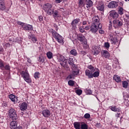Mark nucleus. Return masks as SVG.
<instances>
[{
  "mask_svg": "<svg viewBox=\"0 0 129 129\" xmlns=\"http://www.w3.org/2000/svg\"><path fill=\"white\" fill-rule=\"evenodd\" d=\"M51 33L54 38L60 44H63L64 43L63 37L62 36L58 34L55 30L52 29Z\"/></svg>",
  "mask_w": 129,
  "mask_h": 129,
  "instance_id": "f257e3e1",
  "label": "nucleus"
},
{
  "mask_svg": "<svg viewBox=\"0 0 129 129\" xmlns=\"http://www.w3.org/2000/svg\"><path fill=\"white\" fill-rule=\"evenodd\" d=\"M9 115L10 118L12 119L16 120L18 119V115L17 114V110L15 109V108H10L9 111Z\"/></svg>",
  "mask_w": 129,
  "mask_h": 129,
  "instance_id": "f03ea898",
  "label": "nucleus"
},
{
  "mask_svg": "<svg viewBox=\"0 0 129 129\" xmlns=\"http://www.w3.org/2000/svg\"><path fill=\"white\" fill-rule=\"evenodd\" d=\"M57 59L59 62H61L60 63L61 66H62L64 68H67V61L68 60L67 57H64V56L62 55H60Z\"/></svg>",
  "mask_w": 129,
  "mask_h": 129,
  "instance_id": "7ed1b4c3",
  "label": "nucleus"
},
{
  "mask_svg": "<svg viewBox=\"0 0 129 129\" xmlns=\"http://www.w3.org/2000/svg\"><path fill=\"white\" fill-rule=\"evenodd\" d=\"M113 25L115 29L120 28L123 25V21L122 19H115L113 21Z\"/></svg>",
  "mask_w": 129,
  "mask_h": 129,
  "instance_id": "20e7f679",
  "label": "nucleus"
},
{
  "mask_svg": "<svg viewBox=\"0 0 129 129\" xmlns=\"http://www.w3.org/2000/svg\"><path fill=\"white\" fill-rule=\"evenodd\" d=\"M21 76L27 83H31V82H32V81L30 78V75L28 73V72L22 71L21 73Z\"/></svg>",
  "mask_w": 129,
  "mask_h": 129,
  "instance_id": "39448f33",
  "label": "nucleus"
},
{
  "mask_svg": "<svg viewBox=\"0 0 129 129\" xmlns=\"http://www.w3.org/2000/svg\"><path fill=\"white\" fill-rule=\"evenodd\" d=\"M101 52V47L100 45L93 46L92 49V52L95 56H97L99 53Z\"/></svg>",
  "mask_w": 129,
  "mask_h": 129,
  "instance_id": "423d86ee",
  "label": "nucleus"
},
{
  "mask_svg": "<svg viewBox=\"0 0 129 129\" xmlns=\"http://www.w3.org/2000/svg\"><path fill=\"white\" fill-rule=\"evenodd\" d=\"M77 39H78V40L80 41V42H81L82 44H83L84 45L87 44L86 38H85V36H84V35H78Z\"/></svg>",
  "mask_w": 129,
  "mask_h": 129,
  "instance_id": "0eeeda50",
  "label": "nucleus"
},
{
  "mask_svg": "<svg viewBox=\"0 0 129 129\" xmlns=\"http://www.w3.org/2000/svg\"><path fill=\"white\" fill-rule=\"evenodd\" d=\"M90 32L93 34H95L98 31V27L95 23H93L90 27Z\"/></svg>",
  "mask_w": 129,
  "mask_h": 129,
  "instance_id": "6e6552de",
  "label": "nucleus"
},
{
  "mask_svg": "<svg viewBox=\"0 0 129 129\" xmlns=\"http://www.w3.org/2000/svg\"><path fill=\"white\" fill-rule=\"evenodd\" d=\"M101 56L103 58H105L106 59L107 58H109L110 57V53L108 52V51L106 50H102L101 51Z\"/></svg>",
  "mask_w": 129,
  "mask_h": 129,
  "instance_id": "1a4fd4ad",
  "label": "nucleus"
},
{
  "mask_svg": "<svg viewBox=\"0 0 129 129\" xmlns=\"http://www.w3.org/2000/svg\"><path fill=\"white\" fill-rule=\"evenodd\" d=\"M117 6H118V2L112 1L108 4V8H109V9H114V8H117Z\"/></svg>",
  "mask_w": 129,
  "mask_h": 129,
  "instance_id": "9d476101",
  "label": "nucleus"
},
{
  "mask_svg": "<svg viewBox=\"0 0 129 129\" xmlns=\"http://www.w3.org/2000/svg\"><path fill=\"white\" fill-rule=\"evenodd\" d=\"M80 22V19H75L74 20L71 25L73 28V29H76V28H77V24Z\"/></svg>",
  "mask_w": 129,
  "mask_h": 129,
  "instance_id": "9b49d317",
  "label": "nucleus"
},
{
  "mask_svg": "<svg viewBox=\"0 0 129 129\" xmlns=\"http://www.w3.org/2000/svg\"><path fill=\"white\" fill-rule=\"evenodd\" d=\"M22 28L24 31H33V26L26 23L23 25V27H22Z\"/></svg>",
  "mask_w": 129,
  "mask_h": 129,
  "instance_id": "f8f14e48",
  "label": "nucleus"
},
{
  "mask_svg": "<svg viewBox=\"0 0 129 129\" xmlns=\"http://www.w3.org/2000/svg\"><path fill=\"white\" fill-rule=\"evenodd\" d=\"M109 39L111 41V44H116L117 39L113 37V34L111 33L109 35Z\"/></svg>",
  "mask_w": 129,
  "mask_h": 129,
  "instance_id": "ddd939ff",
  "label": "nucleus"
},
{
  "mask_svg": "<svg viewBox=\"0 0 129 129\" xmlns=\"http://www.w3.org/2000/svg\"><path fill=\"white\" fill-rule=\"evenodd\" d=\"M109 16L113 19H117L118 18V14L115 11H112L109 12Z\"/></svg>",
  "mask_w": 129,
  "mask_h": 129,
  "instance_id": "4468645a",
  "label": "nucleus"
},
{
  "mask_svg": "<svg viewBox=\"0 0 129 129\" xmlns=\"http://www.w3.org/2000/svg\"><path fill=\"white\" fill-rule=\"evenodd\" d=\"M72 73L75 76H76V75H78V74H79V70L78 69V68H77V66L72 67Z\"/></svg>",
  "mask_w": 129,
  "mask_h": 129,
  "instance_id": "2eb2a0df",
  "label": "nucleus"
},
{
  "mask_svg": "<svg viewBox=\"0 0 129 129\" xmlns=\"http://www.w3.org/2000/svg\"><path fill=\"white\" fill-rule=\"evenodd\" d=\"M20 110L22 111H25L28 108V104L26 102H23L19 106Z\"/></svg>",
  "mask_w": 129,
  "mask_h": 129,
  "instance_id": "dca6fc26",
  "label": "nucleus"
},
{
  "mask_svg": "<svg viewBox=\"0 0 129 129\" xmlns=\"http://www.w3.org/2000/svg\"><path fill=\"white\" fill-rule=\"evenodd\" d=\"M42 114L44 117H49L51 115V112L48 109H45L42 111Z\"/></svg>",
  "mask_w": 129,
  "mask_h": 129,
  "instance_id": "f3484780",
  "label": "nucleus"
},
{
  "mask_svg": "<svg viewBox=\"0 0 129 129\" xmlns=\"http://www.w3.org/2000/svg\"><path fill=\"white\" fill-rule=\"evenodd\" d=\"M28 39H29V40H31L34 43H38V39H37L36 36L33 34L29 35Z\"/></svg>",
  "mask_w": 129,
  "mask_h": 129,
  "instance_id": "a211bd4d",
  "label": "nucleus"
},
{
  "mask_svg": "<svg viewBox=\"0 0 129 129\" xmlns=\"http://www.w3.org/2000/svg\"><path fill=\"white\" fill-rule=\"evenodd\" d=\"M93 72H90V70H86L85 71V75L86 76H87L89 79L93 78Z\"/></svg>",
  "mask_w": 129,
  "mask_h": 129,
  "instance_id": "6ab92c4d",
  "label": "nucleus"
},
{
  "mask_svg": "<svg viewBox=\"0 0 129 129\" xmlns=\"http://www.w3.org/2000/svg\"><path fill=\"white\" fill-rule=\"evenodd\" d=\"M52 4L46 3L43 5V10L46 12V11H48V10L52 9Z\"/></svg>",
  "mask_w": 129,
  "mask_h": 129,
  "instance_id": "aec40b11",
  "label": "nucleus"
},
{
  "mask_svg": "<svg viewBox=\"0 0 129 129\" xmlns=\"http://www.w3.org/2000/svg\"><path fill=\"white\" fill-rule=\"evenodd\" d=\"M9 98L13 102H18V97H16V96L13 94H10L9 95Z\"/></svg>",
  "mask_w": 129,
  "mask_h": 129,
  "instance_id": "412c9836",
  "label": "nucleus"
},
{
  "mask_svg": "<svg viewBox=\"0 0 129 129\" xmlns=\"http://www.w3.org/2000/svg\"><path fill=\"white\" fill-rule=\"evenodd\" d=\"M97 9L98 11L100 12H104V5L102 4H99L97 6Z\"/></svg>",
  "mask_w": 129,
  "mask_h": 129,
  "instance_id": "4be33fe9",
  "label": "nucleus"
},
{
  "mask_svg": "<svg viewBox=\"0 0 129 129\" xmlns=\"http://www.w3.org/2000/svg\"><path fill=\"white\" fill-rule=\"evenodd\" d=\"M110 109L112 110V111H114L115 112H119L120 111V109L119 108H117L116 106H111L109 107Z\"/></svg>",
  "mask_w": 129,
  "mask_h": 129,
  "instance_id": "5701e85b",
  "label": "nucleus"
},
{
  "mask_svg": "<svg viewBox=\"0 0 129 129\" xmlns=\"http://www.w3.org/2000/svg\"><path fill=\"white\" fill-rule=\"evenodd\" d=\"M17 125H18L17 124V121L13 120V121H11V122L10 123V128L11 129L17 128Z\"/></svg>",
  "mask_w": 129,
  "mask_h": 129,
  "instance_id": "b1692460",
  "label": "nucleus"
},
{
  "mask_svg": "<svg viewBox=\"0 0 129 129\" xmlns=\"http://www.w3.org/2000/svg\"><path fill=\"white\" fill-rule=\"evenodd\" d=\"M74 126L75 129H81V123L80 122H75Z\"/></svg>",
  "mask_w": 129,
  "mask_h": 129,
  "instance_id": "393cba45",
  "label": "nucleus"
},
{
  "mask_svg": "<svg viewBox=\"0 0 129 129\" xmlns=\"http://www.w3.org/2000/svg\"><path fill=\"white\" fill-rule=\"evenodd\" d=\"M86 2V8H91L93 6V2L91 0H88Z\"/></svg>",
  "mask_w": 129,
  "mask_h": 129,
  "instance_id": "a878e982",
  "label": "nucleus"
},
{
  "mask_svg": "<svg viewBox=\"0 0 129 129\" xmlns=\"http://www.w3.org/2000/svg\"><path fill=\"white\" fill-rule=\"evenodd\" d=\"M45 12H46L47 15H48V16H52L54 14V9H49L45 11Z\"/></svg>",
  "mask_w": 129,
  "mask_h": 129,
  "instance_id": "bb28decb",
  "label": "nucleus"
},
{
  "mask_svg": "<svg viewBox=\"0 0 129 129\" xmlns=\"http://www.w3.org/2000/svg\"><path fill=\"white\" fill-rule=\"evenodd\" d=\"M99 22V17L98 16H95L93 18V24H96Z\"/></svg>",
  "mask_w": 129,
  "mask_h": 129,
  "instance_id": "cd10ccee",
  "label": "nucleus"
},
{
  "mask_svg": "<svg viewBox=\"0 0 129 129\" xmlns=\"http://www.w3.org/2000/svg\"><path fill=\"white\" fill-rule=\"evenodd\" d=\"M68 63L69 64L71 65L72 67H75L76 66L75 64H74V61H73V58H70L69 59Z\"/></svg>",
  "mask_w": 129,
  "mask_h": 129,
  "instance_id": "c85d7f7f",
  "label": "nucleus"
},
{
  "mask_svg": "<svg viewBox=\"0 0 129 129\" xmlns=\"http://www.w3.org/2000/svg\"><path fill=\"white\" fill-rule=\"evenodd\" d=\"M0 10L1 11L6 10V6H5V3L4 2H0Z\"/></svg>",
  "mask_w": 129,
  "mask_h": 129,
  "instance_id": "c756f323",
  "label": "nucleus"
},
{
  "mask_svg": "<svg viewBox=\"0 0 129 129\" xmlns=\"http://www.w3.org/2000/svg\"><path fill=\"white\" fill-rule=\"evenodd\" d=\"M46 56L48 59H53V53L51 51H48L46 53Z\"/></svg>",
  "mask_w": 129,
  "mask_h": 129,
  "instance_id": "7c9ffc66",
  "label": "nucleus"
},
{
  "mask_svg": "<svg viewBox=\"0 0 129 129\" xmlns=\"http://www.w3.org/2000/svg\"><path fill=\"white\" fill-rule=\"evenodd\" d=\"M70 53L71 55H73V56H77V51L75 49H72Z\"/></svg>",
  "mask_w": 129,
  "mask_h": 129,
  "instance_id": "2f4dec72",
  "label": "nucleus"
},
{
  "mask_svg": "<svg viewBox=\"0 0 129 129\" xmlns=\"http://www.w3.org/2000/svg\"><path fill=\"white\" fill-rule=\"evenodd\" d=\"M88 70H90L91 72H94L95 71V69H94V67L92 66V65H89L87 67Z\"/></svg>",
  "mask_w": 129,
  "mask_h": 129,
  "instance_id": "473e14b6",
  "label": "nucleus"
},
{
  "mask_svg": "<svg viewBox=\"0 0 129 129\" xmlns=\"http://www.w3.org/2000/svg\"><path fill=\"white\" fill-rule=\"evenodd\" d=\"M113 80H115L116 82H120V77L119 76L116 75L114 76L113 77Z\"/></svg>",
  "mask_w": 129,
  "mask_h": 129,
  "instance_id": "72a5a7b5",
  "label": "nucleus"
},
{
  "mask_svg": "<svg viewBox=\"0 0 129 129\" xmlns=\"http://www.w3.org/2000/svg\"><path fill=\"white\" fill-rule=\"evenodd\" d=\"M81 129H88V125L85 123H83L81 125Z\"/></svg>",
  "mask_w": 129,
  "mask_h": 129,
  "instance_id": "f704fd0d",
  "label": "nucleus"
},
{
  "mask_svg": "<svg viewBox=\"0 0 129 129\" xmlns=\"http://www.w3.org/2000/svg\"><path fill=\"white\" fill-rule=\"evenodd\" d=\"M59 12L57 10H53V18H58Z\"/></svg>",
  "mask_w": 129,
  "mask_h": 129,
  "instance_id": "c9c22d12",
  "label": "nucleus"
},
{
  "mask_svg": "<svg viewBox=\"0 0 129 129\" xmlns=\"http://www.w3.org/2000/svg\"><path fill=\"white\" fill-rule=\"evenodd\" d=\"M99 71H96L94 73H93V78L94 77L95 78H96L97 77H98L99 76Z\"/></svg>",
  "mask_w": 129,
  "mask_h": 129,
  "instance_id": "e433bc0d",
  "label": "nucleus"
},
{
  "mask_svg": "<svg viewBox=\"0 0 129 129\" xmlns=\"http://www.w3.org/2000/svg\"><path fill=\"white\" fill-rule=\"evenodd\" d=\"M4 67H5V63L4 62V61L2 60H0V69L2 70H4Z\"/></svg>",
  "mask_w": 129,
  "mask_h": 129,
  "instance_id": "4c0bfd02",
  "label": "nucleus"
},
{
  "mask_svg": "<svg viewBox=\"0 0 129 129\" xmlns=\"http://www.w3.org/2000/svg\"><path fill=\"white\" fill-rule=\"evenodd\" d=\"M119 15H123V9L122 7H119L118 10Z\"/></svg>",
  "mask_w": 129,
  "mask_h": 129,
  "instance_id": "58836bf2",
  "label": "nucleus"
},
{
  "mask_svg": "<svg viewBox=\"0 0 129 129\" xmlns=\"http://www.w3.org/2000/svg\"><path fill=\"white\" fill-rule=\"evenodd\" d=\"M127 85H128V83H127V82L124 81L122 82V86L123 88H127Z\"/></svg>",
  "mask_w": 129,
  "mask_h": 129,
  "instance_id": "ea45409f",
  "label": "nucleus"
},
{
  "mask_svg": "<svg viewBox=\"0 0 129 129\" xmlns=\"http://www.w3.org/2000/svg\"><path fill=\"white\" fill-rule=\"evenodd\" d=\"M40 73L39 72H36L35 73L34 75V77L35 78V79H38V78H40Z\"/></svg>",
  "mask_w": 129,
  "mask_h": 129,
  "instance_id": "a19ab883",
  "label": "nucleus"
},
{
  "mask_svg": "<svg viewBox=\"0 0 129 129\" xmlns=\"http://www.w3.org/2000/svg\"><path fill=\"white\" fill-rule=\"evenodd\" d=\"M38 58V61L40 63H44V62H45V57H41V56H39Z\"/></svg>",
  "mask_w": 129,
  "mask_h": 129,
  "instance_id": "79ce46f5",
  "label": "nucleus"
},
{
  "mask_svg": "<svg viewBox=\"0 0 129 129\" xmlns=\"http://www.w3.org/2000/svg\"><path fill=\"white\" fill-rule=\"evenodd\" d=\"M76 93L78 95H81L82 94V90L81 89H78L76 90Z\"/></svg>",
  "mask_w": 129,
  "mask_h": 129,
  "instance_id": "37998d69",
  "label": "nucleus"
},
{
  "mask_svg": "<svg viewBox=\"0 0 129 129\" xmlns=\"http://www.w3.org/2000/svg\"><path fill=\"white\" fill-rule=\"evenodd\" d=\"M4 68L5 70H7L8 71H10V70H11V66H10V64H6L5 66H4Z\"/></svg>",
  "mask_w": 129,
  "mask_h": 129,
  "instance_id": "c03bdc74",
  "label": "nucleus"
},
{
  "mask_svg": "<svg viewBox=\"0 0 129 129\" xmlns=\"http://www.w3.org/2000/svg\"><path fill=\"white\" fill-rule=\"evenodd\" d=\"M124 103L126 106H129V98L128 99H125Z\"/></svg>",
  "mask_w": 129,
  "mask_h": 129,
  "instance_id": "a18cd8bd",
  "label": "nucleus"
},
{
  "mask_svg": "<svg viewBox=\"0 0 129 129\" xmlns=\"http://www.w3.org/2000/svg\"><path fill=\"white\" fill-rule=\"evenodd\" d=\"M104 47L107 49V50H108L109 49V47H110V45L109 44V43L108 42H105L104 43Z\"/></svg>",
  "mask_w": 129,
  "mask_h": 129,
  "instance_id": "49530a36",
  "label": "nucleus"
},
{
  "mask_svg": "<svg viewBox=\"0 0 129 129\" xmlns=\"http://www.w3.org/2000/svg\"><path fill=\"white\" fill-rule=\"evenodd\" d=\"M85 92L86 94L90 95V94L92 93V91H91L90 89H86Z\"/></svg>",
  "mask_w": 129,
  "mask_h": 129,
  "instance_id": "de8ad7c7",
  "label": "nucleus"
},
{
  "mask_svg": "<svg viewBox=\"0 0 129 129\" xmlns=\"http://www.w3.org/2000/svg\"><path fill=\"white\" fill-rule=\"evenodd\" d=\"M84 118L87 119L88 118H90V114L87 113L84 115Z\"/></svg>",
  "mask_w": 129,
  "mask_h": 129,
  "instance_id": "09e8293b",
  "label": "nucleus"
},
{
  "mask_svg": "<svg viewBox=\"0 0 129 129\" xmlns=\"http://www.w3.org/2000/svg\"><path fill=\"white\" fill-rule=\"evenodd\" d=\"M68 84L70 86H73L74 85V81L70 80L68 82Z\"/></svg>",
  "mask_w": 129,
  "mask_h": 129,
  "instance_id": "8fccbe9b",
  "label": "nucleus"
},
{
  "mask_svg": "<svg viewBox=\"0 0 129 129\" xmlns=\"http://www.w3.org/2000/svg\"><path fill=\"white\" fill-rule=\"evenodd\" d=\"M85 30L84 26H83L79 28V31L81 32V33H84V32H85Z\"/></svg>",
  "mask_w": 129,
  "mask_h": 129,
  "instance_id": "3c124183",
  "label": "nucleus"
},
{
  "mask_svg": "<svg viewBox=\"0 0 129 129\" xmlns=\"http://www.w3.org/2000/svg\"><path fill=\"white\" fill-rule=\"evenodd\" d=\"M74 77H75V76L72 73V74L69 75L68 78H69L70 79H74Z\"/></svg>",
  "mask_w": 129,
  "mask_h": 129,
  "instance_id": "603ef678",
  "label": "nucleus"
},
{
  "mask_svg": "<svg viewBox=\"0 0 129 129\" xmlns=\"http://www.w3.org/2000/svg\"><path fill=\"white\" fill-rule=\"evenodd\" d=\"M17 24L19 26H21L22 27V28H23L24 27V26L25 23H23V22H22L21 21H18V22H17Z\"/></svg>",
  "mask_w": 129,
  "mask_h": 129,
  "instance_id": "864d4df0",
  "label": "nucleus"
},
{
  "mask_svg": "<svg viewBox=\"0 0 129 129\" xmlns=\"http://www.w3.org/2000/svg\"><path fill=\"white\" fill-rule=\"evenodd\" d=\"M39 19V22H40V23H43V17L42 16H40L38 17Z\"/></svg>",
  "mask_w": 129,
  "mask_h": 129,
  "instance_id": "5fc2aeb1",
  "label": "nucleus"
},
{
  "mask_svg": "<svg viewBox=\"0 0 129 129\" xmlns=\"http://www.w3.org/2000/svg\"><path fill=\"white\" fill-rule=\"evenodd\" d=\"M80 54L81 55H83V56H84L85 55H86L87 54V52H86V51H85L84 50H82L80 52Z\"/></svg>",
  "mask_w": 129,
  "mask_h": 129,
  "instance_id": "6e6d98bb",
  "label": "nucleus"
},
{
  "mask_svg": "<svg viewBox=\"0 0 129 129\" xmlns=\"http://www.w3.org/2000/svg\"><path fill=\"white\" fill-rule=\"evenodd\" d=\"M97 25L98 30V29H99L100 30H101V29L102 28V25H101V24L98 23L97 24Z\"/></svg>",
  "mask_w": 129,
  "mask_h": 129,
  "instance_id": "4d7b16f0",
  "label": "nucleus"
},
{
  "mask_svg": "<svg viewBox=\"0 0 129 129\" xmlns=\"http://www.w3.org/2000/svg\"><path fill=\"white\" fill-rule=\"evenodd\" d=\"M90 25H87L86 26H84V28L86 31H88V30L90 29Z\"/></svg>",
  "mask_w": 129,
  "mask_h": 129,
  "instance_id": "13d9d810",
  "label": "nucleus"
},
{
  "mask_svg": "<svg viewBox=\"0 0 129 129\" xmlns=\"http://www.w3.org/2000/svg\"><path fill=\"white\" fill-rule=\"evenodd\" d=\"M5 47H6V48H10V47H11V44H10L9 43H7L5 44Z\"/></svg>",
  "mask_w": 129,
  "mask_h": 129,
  "instance_id": "bf43d9fd",
  "label": "nucleus"
},
{
  "mask_svg": "<svg viewBox=\"0 0 129 129\" xmlns=\"http://www.w3.org/2000/svg\"><path fill=\"white\" fill-rule=\"evenodd\" d=\"M53 27H54V28H55L56 31H58V26H57V24H54Z\"/></svg>",
  "mask_w": 129,
  "mask_h": 129,
  "instance_id": "052dcab7",
  "label": "nucleus"
},
{
  "mask_svg": "<svg viewBox=\"0 0 129 129\" xmlns=\"http://www.w3.org/2000/svg\"><path fill=\"white\" fill-rule=\"evenodd\" d=\"M109 29H111V27H112V23L111 22V21H109Z\"/></svg>",
  "mask_w": 129,
  "mask_h": 129,
  "instance_id": "680f3d73",
  "label": "nucleus"
},
{
  "mask_svg": "<svg viewBox=\"0 0 129 129\" xmlns=\"http://www.w3.org/2000/svg\"><path fill=\"white\" fill-rule=\"evenodd\" d=\"M99 34H104V31L100 29L99 30Z\"/></svg>",
  "mask_w": 129,
  "mask_h": 129,
  "instance_id": "e2e57ef3",
  "label": "nucleus"
},
{
  "mask_svg": "<svg viewBox=\"0 0 129 129\" xmlns=\"http://www.w3.org/2000/svg\"><path fill=\"white\" fill-rule=\"evenodd\" d=\"M95 126L98 128L100 127V123H96Z\"/></svg>",
  "mask_w": 129,
  "mask_h": 129,
  "instance_id": "0e129e2a",
  "label": "nucleus"
},
{
  "mask_svg": "<svg viewBox=\"0 0 129 129\" xmlns=\"http://www.w3.org/2000/svg\"><path fill=\"white\" fill-rule=\"evenodd\" d=\"M82 25L83 26H85V25H87V21H83Z\"/></svg>",
  "mask_w": 129,
  "mask_h": 129,
  "instance_id": "69168bd1",
  "label": "nucleus"
},
{
  "mask_svg": "<svg viewBox=\"0 0 129 129\" xmlns=\"http://www.w3.org/2000/svg\"><path fill=\"white\" fill-rule=\"evenodd\" d=\"M61 2H62L61 0H55L56 4H60Z\"/></svg>",
  "mask_w": 129,
  "mask_h": 129,
  "instance_id": "338daca9",
  "label": "nucleus"
},
{
  "mask_svg": "<svg viewBox=\"0 0 129 129\" xmlns=\"http://www.w3.org/2000/svg\"><path fill=\"white\" fill-rule=\"evenodd\" d=\"M60 12H62V13H64L65 12V9L63 8H60Z\"/></svg>",
  "mask_w": 129,
  "mask_h": 129,
  "instance_id": "774afa93",
  "label": "nucleus"
}]
</instances>
